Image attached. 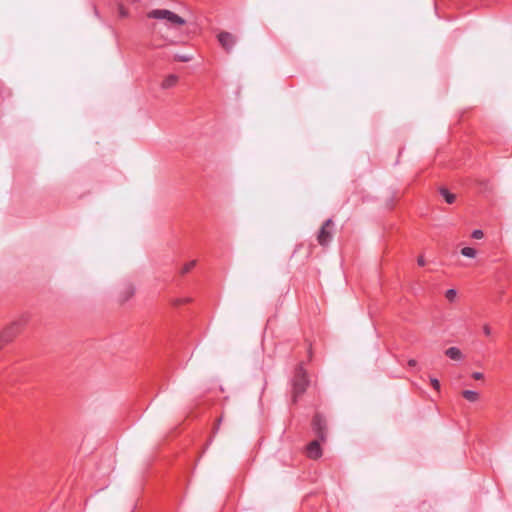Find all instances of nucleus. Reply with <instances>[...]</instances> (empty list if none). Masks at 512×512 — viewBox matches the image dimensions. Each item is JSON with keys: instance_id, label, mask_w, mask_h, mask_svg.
Instances as JSON below:
<instances>
[{"instance_id": "obj_1", "label": "nucleus", "mask_w": 512, "mask_h": 512, "mask_svg": "<svg viewBox=\"0 0 512 512\" xmlns=\"http://www.w3.org/2000/svg\"><path fill=\"white\" fill-rule=\"evenodd\" d=\"M147 17L158 20L168 29L178 30L186 24L183 17L168 9H153L147 13Z\"/></svg>"}, {"instance_id": "obj_2", "label": "nucleus", "mask_w": 512, "mask_h": 512, "mask_svg": "<svg viewBox=\"0 0 512 512\" xmlns=\"http://www.w3.org/2000/svg\"><path fill=\"white\" fill-rule=\"evenodd\" d=\"M308 385V380L306 378V373L302 367L297 370L293 381V397L294 401H296L297 396L301 395Z\"/></svg>"}, {"instance_id": "obj_3", "label": "nucleus", "mask_w": 512, "mask_h": 512, "mask_svg": "<svg viewBox=\"0 0 512 512\" xmlns=\"http://www.w3.org/2000/svg\"><path fill=\"white\" fill-rule=\"evenodd\" d=\"M217 39L221 47L227 52L230 53L233 50V47L237 43V37L227 31H220L217 35Z\"/></svg>"}, {"instance_id": "obj_4", "label": "nucleus", "mask_w": 512, "mask_h": 512, "mask_svg": "<svg viewBox=\"0 0 512 512\" xmlns=\"http://www.w3.org/2000/svg\"><path fill=\"white\" fill-rule=\"evenodd\" d=\"M332 227L333 221L331 219L324 222L317 235V241L320 245L325 246L332 239Z\"/></svg>"}, {"instance_id": "obj_5", "label": "nucleus", "mask_w": 512, "mask_h": 512, "mask_svg": "<svg viewBox=\"0 0 512 512\" xmlns=\"http://www.w3.org/2000/svg\"><path fill=\"white\" fill-rule=\"evenodd\" d=\"M18 331L19 324L17 322H13L2 331V333L0 334L1 339L3 340V342L9 343L17 335Z\"/></svg>"}, {"instance_id": "obj_6", "label": "nucleus", "mask_w": 512, "mask_h": 512, "mask_svg": "<svg viewBox=\"0 0 512 512\" xmlns=\"http://www.w3.org/2000/svg\"><path fill=\"white\" fill-rule=\"evenodd\" d=\"M307 455L311 459H318L322 455V450L318 441H312L307 447Z\"/></svg>"}, {"instance_id": "obj_7", "label": "nucleus", "mask_w": 512, "mask_h": 512, "mask_svg": "<svg viewBox=\"0 0 512 512\" xmlns=\"http://www.w3.org/2000/svg\"><path fill=\"white\" fill-rule=\"evenodd\" d=\"M313 424H314V427H315V429L317 431V434H318L319 438L322 441H324L326 439V435L324 433V429H325V421H324V419L317 415L314 418Z\"/></svg>"}, {"instance_id": "obj_8", "label": "nucleus", "mask_w": 512, "mask_h": 512, "mask_svg": "<svg viewBox=\"0 0 512 512\" xmlns=\"http://www.w3.org/2000/svg\"><path fill=\"white\" fill-rule=\"evenodd\" d=\"M178 76L177 75H174V74H170V75H167L162 83H161V87L163 89H170V88H173L177 85L178 83Z\"/></svg>"}, {"instance_id": "obj_9", "label": "nucleus", "mask_w": 512, "mask_h": 512, "mask_svg": "<svg viewBox=\"0 0 512 512\" xmlns=\"http://www.w3.org/2000/svg\"><path fill=\"white\" fill-rule=\"evenodd\" d=\"M445 354L453 360H461L463 358L462 352L457 347H450L445 351Z\"/></svg>"}, {"instance_id": "obj_10", "label": "nucleus", "mask_w": 512, "mask_h": 512, "mask_svg": "<svg viewBox=\"0 0 512 512\" xmlns=\"http://www.w3.org/2000/svg\"><path fill=\"white\" fill-rule=\"evenodd\" d=\"M135 294V288L131 285H128L124 288V290L121 292V301L126 302L129 299H131Z\"/></svg>"}, {"instance_id": "obj_11", "label": "nucleus", "mask_w": 512, "mask_h": 512, "mask_svg": "<svg viewBox=\"0 0 512 512\" xmlns=\"http://www.w3.org/2000/svg\"><path fill=\"white\" fill-rule=\"evenodd\" d=\"M462 396L469 402H477L480 398L479 393L472 390H464Z\"/></svg>"}, {"instance_id": "obj_12", "label": "nucleus", "mask_w": 512, "mask_h": 512, "mask_svg": "<svg viewBox=\"0 0 512 512\" xmlns=\"http://www.w3.org/2000/svg\"><path fill=\"white\" fill-rule=\"evenodd\" d=\"M440 194L444 197L445 201L448 204H452L456 200V195L453 193H450L446 188H440Z\"/></svg>"}, {"instance_id": "obj_13", "label": "nucleus", "mask_w": 512, "mask_h": 512, "mask_svg": "<svg viewBox=\"0 0 512 512\" xmlns=\"http://www.w3.org/2000/svg\"><path fill=\"white\" fill-rule=\"evenodd\" d=\"M461 254L465 257L474 258L476 256V250L471 247H465L461 250Z\"/></svg>"}, {"instance_id": "obj_14", "label": "nucleus", "mask_w": 512, "mask_h": 512, "mask_svg": "<svg viewBox=\"0 0 512 512\" xmlns=\"http://www.w3.org/2000/svg\"><path fill=\"white\" fill-rule=\"evenodd\" d=\"M196 263H197L196 260H192V261L186 263L183 266L181 273L182 274L188 273L192 268H194L196 266Z\"/></svg>"}, {"instance_id": "obj_15", "label": "nucleus", "mask_w": 512, "mask_h": 512, "mask_svg": "<svg viewBox=\"0 0 512 512\" xmlns=\"http://www.w3.org/2000/svg\"><path fill=\"white\" fill-rule=\"evenodd\" d=\"M456 296H457V292H456V290H454V289H449V290H447V291H446V293H445V297H446V299H447L448 301H450V302L455 301Z\"/></svg>"}, {"instance_id": "obj_16", "label": "nucleus", "mask_w": 512, "mask_h": 512, "mask_svg": "<svg viewBox=\"0 0 512 512\" xmlns=\"http://www.w3.org/2000/svg\"><path fill=\"white\" fill-rule=\"evenodd\" d=\"M118 11L121 17L125 18L128 16V10L123 5H119Z\"/></svg>"}, {"instance_id": "obj_17", "label": "nucleus", "mask_w": 512, "mask_h": 512, "mask_svg": "<svg viewBox=\"0 0 512 512\" xmlns=\"http://www.w3.org/2000/svg\"><path fill=\"white\" fill-rule=\"evenodd\" d=\"M430 383H431V385L433 386L434 389H436L438 391L440 390V383H439V381L436 378H431L430 379Z\"/></svg>"}, {"instance_id": "obj_18", "label": "nucleus", "mask_w": 512, "mask_h": 512, "mask_svg": "<svg viewBox=\"0 0 512 512\" xmlns=\"http://www.w3.org/2000/svg\"><path fill=\"white\" fill-rule=\"evenodd\" d=\"M484 234L481 230H474L472 233V237L475 239H481L483 238Z\"/></svg>"}, {"instance_id": "obj_19", "label": "nucleus", "mask_w": 512, "mask_h": 512, "mask_svg": "<svg viewBox=\"0 0 512 512\" xmlns=\"http://www.w3.org/2000/svg\"><path fill=\"white\" fill-rule=\"evenodd\" d=\"M176 59H177V60H179V61H181V62H187V61H189V60L191 59V57H189V56H184V55H181V56H180V55H177V56H176Z\"/></svg>"}, {"instance_id": "obj_20", "label": "nucleus", "mask_w": 512, "mask_h": 512, "mask_svg": "<svg viewBox=\"0 0 512 512\" xmlns=\"http://www.w3.org/2000/svg\"><path fill=\"white\" fill-rule=\"evenodd\" d=\"M472 377L475 380H481V379H483L484 376L481 372H474V373H472Z\"/></svg>"}, {"instance_id": "obj_21", "label": "nucleus", "mask_w": 512, "mask_h": 512, "mask_svg": "<svg viewBox=\"0 0 512 512\" xmlns=\"http://www.w3.org/2000/svg\"><path fill=\"white\" fill-rule=\"evenodd\" d=\"M483 331L485 333V335L489 336L491 334V328L489 325H484L483 326Z\"/></svg>"}, {"instance_id": "obj_22", "label": "nucleus", "mask_w": 512, "mask_h": 512, "mask_svg": "<svg viewBox=\"0 0 512 512\" xmlns=\"http://www.w3.org/2000/svg\"><path fill=\"white\" fill-rule=\"evenodd\" d=\"M418 264H419L420 266H424V265L426 264L425 259H424V257H423V256H420V257L418 258Z\"/></svg>"}, {"instance_id": "obj_23", "label": "nucleus", "mask_w": 512, "mask_h": 512, "mask_svg": "<svg viewBox=\"0 0 512 512\" xmlns=\"http://www.w3.org/2000/svg\"><path fill=\"white\" fill-rule=\"evenodd\" d=\"M408 365H409L410 367H415V366L417 365V361H416L415 359H410V360L408 361Z\"/></svg>"}, {"instance_id": "obj_24", "label": "nucleus", "mask_w": 512, "mask_h": 512, "mask_svg": "<svg viewBox=\"0 0 512 512\" xmlns=\"http://www.w3.org/2000/svg\"><path fill=\"white\" fill-rule=\"evenodd\" d=\"M158 25H159L158 23H155V24L153 25L154 29H156V28L158 27Z\"/></svg>"}]
</instances>
